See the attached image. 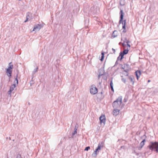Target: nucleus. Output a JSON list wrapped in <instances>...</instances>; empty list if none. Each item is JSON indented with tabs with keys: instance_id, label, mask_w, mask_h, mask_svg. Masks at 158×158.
I'll return each instance as SVG.
<instances>
[{
	"instance_id": "4d7b16f0",
	"label": "nucleus",
	"mask_w": 158,
	"mask_h": 158,
	"mask_svg": "<svg viewBox=\"0 0 158 158\" xmlns=\"http://www.w3.org/2000/svg\"><path fill=\"white\" fill-rule=\"evenodd\" d=\"M102 92H101L100 93V94H98L101 95H102Z\"/></svg>"
},
{
	"instance_id": "680f3d73",
	"label": "nucleus",
	"mask_w": 158,
	"mask_h": 158,
	"mask_svg": "<svg viewBox=\"0 0 158 158\" xmlns=\"http://www.w3.org/2000/svg\"><path fill=\"white\" fill-rule=\"evenodd\" d=\"M9 139H10V140H11V138H10V137H9Z\"/></svg>"
},
{
	"instance_id": "2eb2a0df",
	"label": "nucleus",
	"mask_w": 158,
	"mask_h": 158,
	"mask_svg": "<svg viewBox=\"0 0 158 158\" xmlns=\"http://www.w3.org/2000/svg\"><path fill=\"white\" fill-rule=\"evenodd\" d=\"M125 54H124L122 52H121L120 53L119 56L121 57L120 59V60H122V59L123 58V56Z\"/></svg>"
},
{
	"instance_id": "2f4dec72",
	"label": "nucleus",
	"mask_w": 158,
	"mask_h": 158,
	"mask_svg": "<svg viewBox=\"0 0 158 158\" xmlns=\"http://www.w3.org/2000/svg\"><path fill=\"white\" fill-rule=\"evenodd\" d=\"M104 56H101V58L100 59V60L101 61H103V59H104Z\"/></svg>"
},
{
	"instance_id": "69168bd1",
	"label": "nucleus",
	"mask_w": 158,
	"mask_h": 158,
	"mask_svg": "<svg viewBox=\"0 0 158 158\" xmlns=\"http://www.w3.org/2000/svg\"><path fill=\"white\" fill-rule=\"evenodd\" d=\"M101 144H102V145H103V143H101Z\"/></svg>"
},
{
	"instance_id": "f03ea898",
	"label": "nucleus",
	"mask_w": 158,
	"mask_h": 158,
	"mask_svg": "<svg viewBox=\"0 0 158 158\" xmlns=\"http://www.w3.org/2000/svg\"><path fill=\"white\" fill-rule=\"evenodd\" d=\"M122 96L119 97L116 100L114 101L112 103V106L114 109H117L119 107L122 103Z\"/></svg>"
},
{
	"instance_id": "603ef678",
	"label": "nucleus",
	"mask_w": 158,
	"mask_h": 158,
	"mask_svg": "<svg viewBox=\"0 0 158 158\" xmlns=\"http://www.w3.org/2000/svg\"><path fill=\"white\" fill-rule=\"evenodd\" d=\"M102 56H104V53L103 52H102L101 53Z\"/></svg>"
},
{
	"instance_id": "13d9d810",
	"label": "nucleus",
	"mask_w": 158,
	"mask_h": 158,
	"mask_svg": "<svg viewBox=\"0 0 158 158\" xmlns=\"http://www.w3.org/2000/svg\"><path fill=\"white\" fill-rule=\"evenodd\" d=\"M123 74L125 75V76H126V72H125V73H123Z\"/></svg>"
},
{
	"instance_id": "37998d69",
	"label": "nucleus",
	"mask_w": 158,
	"mask_h": 158,
	"mask_svg": "<svg viewBox=\"0 0 158 158\" xmlns=\"http://www.w3.org/2000/svg\"><path fill=\"white\" fill-rule=\"evenodd\" d=\"M112 50L113 51V53L115 54V49H114V48H112Z\"/></svg>"
},
{
	"instance_id": "393cba45",
	"label": "nucleus",
	"mask_w": 158,
	"mask_h": 158,
	"mask_svg": "<svg viewBox=\"0 0 158 158\" xmlns=\"http://www.w3.org/2000/svg\"><path fill=\"white\" fill-rule=\"evenodd\" d=\"M110 88L113 87V83L112 80H111L110 82Z\"/></svg>"
},
{
	"instance_id": "c756f323",
	"label": "nucleus",
	"mask_w": 158,
	"mask_h": 158,
	"mask_svg": "<svg viewBox=\"0 0 158 158\" xmlns=\"http://www.w3.org/2000/svg\"><path fill=\"white\" fill-rule=\"evenodd\" d=\"M123 21V19H120V20L119 21V23L120 24L121 23H122V22Z\"/></svg>"
},
{
	"instance_id": "a18cd8bd",
	"label": "nucleus",
	"mask_w": 158,
	"mask_h": 158,
	"mask_svg": "<svg viewBox=\"0 0 158 158\" xmlns=\"http://www.w3.org/2000/svg\"><path fill=\"white\" fill-rule=\"evenodd\" d=\"M127 40H127V38H124V40H123V41H125V42H126Z\"/></svg>"
},
{
	"instance_id": "4be33fe9",
	"label": "nucleus",
	"mask_w": 158,
	"mask_h": 158,
	"mask_svg": "<svg viewBox=\"0 0 158 158\" xmlns=\"http://www.w3.org/2000/svg\"><path fill=\"white\" fill-rule=\"evenodd\" d=\"M123 68H124V69L126 68H129V65L127 64H124V66L123 67Z\"/></svg>"
},
{
	"instance_id": "a878e982",
	"label": "nucleus",
	"mask_w": 158,
	"mask_h": 158,
	"mask_svg": "<svg viewBox=\"0 0 158 158\" xmlns=\"http://www.w3.org/2000/svg\"><path fill=\"white\" fill-rule=\"evenodd\" d=\"M38 69V68L37 67L36 68L34 69V70L33 71L32 73L34 74H35L37 71Z\"/></svg>"
},
{
	"instance_id": "39448f33",
	"label": "nucleus",
	"mask_w": 158,
	"mask_h": 158,
	"mask_svg": "<svg viewBox=\"0 0 158 158\" xmlns=\"http://www.w3.org/2000/svg\"><path fill=\"white\" fill-rule=\"evenodd\" d=\"M99 119L101 124L103 123L104 125L106 122V117L105 115H102L99 117Z\"/></svg>"
},
{
	"instance_id": "e2e57ef3",
	"label": "nucleus",
	"mask_w": 158,
	"mask_h": 158,
	"mask_svg": "<svg viewBox=\"0 0 158 158\" xmlns=\"http://www.w3.org/2000/svg\"><path fill=\"white\" fill-rule=\"evenodd\" d=\"M101 84V83L99 82V84L100 85Z\"/></svg>"
},
{
	"instance_id": "5fc2aeb1",
	"label": "nucleus",
	"mask_w": 158,
	"mask_h": 158,
	"mask_svg": "<svg viewBox=\"0 0 158 158\" xmlns=\"http://www.w3.org/2000/svg\"><path fill=\"white\" fill-rule=\"evenodd\" d=\"M134 152L135 153H136V155H139V154L138 153H136L135 150L134 151Z\"/></svg>"
},
{
	"instance_id": "c85d7f7f",
	"label": "nucleus",
	"mask_w": 158,
	"mask_h": 158,
	"mask_svg": "<svg viewBox=\"0 0 158 158\" xmlns=\"http://www.w3.org/2000/svg\"><path fill=\"white\" fill-rule=\"evenodd\" d=\"M121 80L123 82H124V83H126V79H125L123 78L121 79Z\"/></svg>"
},
{
	"instance_id": "0e129e2a",
	"label": "nucleus",
	"mask_w": 158,
	"mask_h": 158,
	"mask_svg": "<svg viewBox=\"0 0 158 158\" xmlns=\"http://www.w3.org/2000/svg\"><path fill=\"white\" fill-rule=\"evenodd\" d=\"M101 144H102V145H103V143H101Z\"/></svg>"
},
{
	"instance_id": "6e6d98bb",
	"label": "nucleus",
	"mask_w": 158,
	"mask_h": 158,
	"mask_svg": "<svg viewBox=\"0 0 158 158\" xmlns=\"http://www.w3.org/2000/svg\"><path fill=\"white\" fill-rule=\"evenodd\" d=\"M28 20V19H26V20L24 21V23H26L27 21Z\"/></svg>"
},
{
	"instance_id": "1a4fd4ad",
	"label": "nucleus",
	"mask_w": 158,
	"mask_h": 158,
	"mask_svg": "<svg viewBox=\"0 0 158 158\" xmlns=\"http://www.w3.org/2000/svg\"><path fill=\"white\" fill-rule=\"evenodd\" d=\"M94 6H92L90 9L89 10V12L92 14H95L97 11L94 10Z\"/></svg>"
},
{
	"instance_id": "b1692460",
	"label": "nucleus",
	"mask_w": 158,
	"mask_h": 158,
	"mask_svg": "<svg viewBox=\"0 0 158 158\" xmlns=\"http://www.w3.org/2000/svg\"><path fill=\"white\" fill-rule=\"evenodd\" d=\"M122 24H123V26H126V20H124L122 21Z\"/></svg>"
},
{
	"instance_id": "7ed1b4c3",
	"label": "nucleus",
	"mask_w": 158,
	"mask_h": 158,
	"mask_svg": "<svg viewBox=\"0 0 158 158\" xmlns=\"http://www.w3.org/2000/svg\"><path fill=\"white\" fill-rule=\"evenodd\" d=\"M13 68V66L12 62H10L9 64L8 68L6 69V74L9 77V81L11 76Z\"/></svg>"
},
{
	"instance_id": "a211bd4d",
	"label": "nucleus",
	"mask_w": 158,
	"mask_h": 158,
	"mask_svg": "<svg viewBox=\"0 0 158 158\" xmlns=\"http://www.w3.org/2000/svg\"><path fill=\"white\" fill-rule=\"evenodd\" d=\"M120 4L121 6H124L125 4V0H120Z\"/></svg>"
},
{
	"instance_id": "f704fd0d",
	"label": "nucleus",
	"mask_w": 158,
	"mask_h": 158,
	"mask_svg": "<svg viewBox=\"0 0 158 158\" xmlns=\"http://www.w3.org/2000/svg\"><path fill=\"white\" fill-rule=\"evenodd\" d=\"M34 83V81H31L30 82V84L31 86L32 85H33Z\"/></svg>"
},
{
	"instance_id": "9d476101",
	"label": "nucleus",
	"mask_w": 158,
	"mask_h": 158,
	"mask_svg": "<svg viewBox=\"0 0 158 158\" xmlns=\"http://www.w3.org/2000/svg\"><path fill=\"white\" fill-rule=\"evenodd\" d=\"M118 31L116 30H114L112 34L111 38H114L118 35H117Z\"/></svg>"
},
{
	"instance_id": "bf43d9fd",
	"label": "nucleus",
	"mask_w": 158,
	"mask_h": 158,
	"mask_svg": "<svg viewBox=\"0 0 158 158\" xmlns=\"http://www.w3.org/2000/svg\"><path fill=\"white\" fill-rule=\"evenodd\" d=\"M16 77L18 78V74H17L16 76Z\"/></svg>"
},
{
	"instance_id": "72a5a7b5",
	"label": "nucleus",
	"mask_w": 158,
	"mask_h": 158,
	"mask_svg": "<svg viewBox=\"0 0 158 158\" xmlns=\"http://www.w3.org/2000/svg\"><path fill=\"white\" fill-rule=\"evenodd\" d=\"M118 60H117L116 61V62L115 63L114 66L116 65L117 64H118Z\"/></svg>"
},
{
	"instance_id": "3c124183",
	"label": "nucleus",
	"mask_w": 158,
	"mask_h": 158,
	"mask_svg": "<svg viewBox=\"0 0 158 158\" xmlns=\"http://www.w3.org/2000/svg\"><path fill=\"white\" fill-rule=\"evenodd\" d=\"M111 90L112 91L114 92V89L113 87L111 88Z\"/></svg>"
},
{
	"instance_id": "09e8293b",
	"label": "nucleus",
	"mask_w": 158,
	"mask_h": 158,
	"mask_svg": "<svg viewBox=\"0 0 158 158\" xmlns=\"http://www.w3.org/2000/svg\"><path fill=\"white\" fill-rule=\"evenodd\" d=\"M122 28H123V29H126V26H123Z\"/></svg>"
},
{
	"instance_id": "aec40b11",
	"label": "nucleus",
	"mask_w": 158,
	"mask_h": 158,
	"mask_svg": "<svg viewBox=\"0 0 158 158\" xmlns=\"http://www.w3.org/2000/svg\"><path fill=\"white\" fill-rule=\"evenodd\" d=\"M77 133V131L74 130V131L72 133V135L71 138H73L74 135H75Z\"/></svg>"
},
{
	"instance_id": "6e6552de",
	"label": "nucleus",
	"mask_w": 158,
	"mask_h": 158,
	"mask_svg": "<svg viewBox=\"0 0 158 158\" xmlns=\"http://www.w3.org/2000/svg\"><path fill=\"white\" fill-rule=\"evenodd\" d=\"M135 73L137 79L138 80L141 74V72L140 70H137L135 72Z\"/></svg>"
},
{
	"instance_id": "864d4df0",
	"label": "nucleus",
	"mask_w": 158,
	"mask_h": 158,
	"mask_svg": "<svg viewBox=\"0 0 158 158\" xmlns=\"http://www.w3.org/2000/svg\"><path fill=\"white\" fill-rule=\"evenodd\" d=\"M103 79L105 80H106L107 79V77H104Z\"/></svg>"
},
{
	"instance_id": "338daca9",
	"label": "nucleus",
	"mask_w": 158,
	"mask_h": 158,
	"mask_svg": "<svg viewBox=\"0 0 158 158\" xmlns=\"http://www.w3.org/2000/svg\"><path fill=\"white\" fill-rule=\"evenodd\" d=\"M101 144H102V145H103V143H101Z\"/></svg>"
},
{
	"instance_id": "4c0bfd02",
	"label": "nucleus",
	"mask_w": 158,
	"mask_h": 158,
	"mask_svg": "<svg viewBox=\"0 0 158 158\" xmlns=\"http://www.w3.org/2000/svg\"><path fill=\"white\" fill-rule=\"evenodd\" d=\"M123 43H122V45L123 46H125L126 45V44H125V41H123Z\"/></svg>"
},
{
	"instance_id": "6ab92c4d",
	"label": "nucleus",
	"mask_w": 158,
	"mask_h": 158,
	"mask_svg": "<svg viewBox=\"0 0 158 158\" xmlns=\"http://www.w3.org/2000/svg\"><path fill=\"white\" fill-rule=\"evenodd\" d=\"M85 26L86 27H88V23L89 22V19H85Z\"/></svg>"
},
{
	"instance_id": "a19ab883",
	"label": "nucleus",
	"mask_w": 158,
	"mask_h": 158,
	"mask_svg": "<svg viewBox=\"0 0 158 158\" xmlns=\"http://www.w3.org/2000/svg\"><path fill=\"white\" fill-rule=\"evenodd\" d=\"M127 100V98L126 97H125V98L124 99V102H126Z\"/></svg>"
},
{
	"instance_id": "20e7f679",
	"label": "nucleus",
	"mask_w": 158,
	"mask_h": 158,
	"mask_svg": "<svg viewBox=\"0 0 158 158\" xmlns=\"http://www.w3.org/2000/svg\"><path fill=\"white\" fill-rule=\"evenodd\" d=\"M90 89V93L91 94L94 95L97 94L98 92V89L94 86L92 85Z\"/></svg>"
},
{
	"instance_id": "052dcab7",
	"label": "nucleus",
	"mask_w": 158,
	"mask_h": 158,
	"mask_svg": "<svg viewBox=\"0 0 158 158\" xmlns=\"http://www.w3.org/2000/svg\"><path fill=\"white\" fill-rule=\"evenodd\" d=\"M150 80H148V82H150Z\"/></svg>"
},
{
	"instance_id": "ddd939ff",
	"label": "nucleus",
	"mask_w": 158,
	"mask_h": 158,
	"mask_svg": "<svg viewBox=\"0 0 158 158\" xmlns=\"http://www.w3.org/2000/svg\"><path fill=\"white\" fill-rule=\"evenodd\" d=\"M119 14L120 15V19H123V16L124 15V13L123 11V10H121Z\"/></svg>"
},
{
	"instance_id": "7c9ffc66",
	"label": "nucleus",
	"mask_w": 158,
	"mask_h": 158,
	"mask_svg": "<svg viewBox=\"0 0 158 158\" xmlns=\"http://www.w3.org/2000/svg\"><path fill=\"white\" fill-rule=\"evenodd\" d=\"M27 14L26 16V19L28 20V19L30 18V16H29V15L28 14H29V13H28V14Z\"/></svg>"
},
{
	"instance_id": "f8f14e48",
	"label": "nucleus",
	"mask_w": 158,
	"mask_h": 158,
	"mask_svg": "<svg viewBox=\"0 0 158 158\" xmlns=\"http://www.w3.org/2000/svg\"><path fill=\"white\" fill-rule=\"evenodd\" d=\"M99 151L96 149L94 152L92 154V156L94 157H95L97 156V154H98Z\"/></svg>"
},
{
	"instance_id": "58836bf2",
	"label": "nucleus",
	"mask_w": 158,
	"mask_h": 158,
	"mask_svg": "<svg viewBox=\"0 0 158 158\" xmlns=\"http://www.w3.org/2000/svg\"><path fill=\"white\" fill-rule=\"evenodd\" d=\"M126 43H127V44H129V43H130V41L129 40H127V41L126 42Z\"/></svg>"
},
{
	"instance_id": "cd10ccee",
	"label": "nucleus",
	"mask_w": 158,
	"mask_h": 158,
	"mask_svg": "<svg viewBox=\"0 0 158 158\" xmlns=\"http://www.w3.org/2000/svg\"><path fill=\"white\" fill-rule=\"evenodd\" d=\"M16 158H22L21 155L19 154H18L17 155Z\"/></svg>"
},
{
	"instance_id": "4468645a",
	"label": "nucleus",
	"mask_w": 158,
	"mask_h": 158,
	"mask_svg": "<svg viewBox=\"0 0 158 158\" xmlns=\"http://www.w3.org/2000/svg\"><path fill=\"white\" fill-rule=\"evenodd\" d=\"M15 87H16V85L15 84H12L10 86V90H11V91H13L14 90V89Z\"/></svg>"
},
{
	"instance_id": "473e14b6",
	"label": "nucleus",
	"mask_w": 158,
	"mask_h": 158,
	"mask_svg": "<svg viewBox=\"0 0 158 158\" xmlns=\"http://www.w3.org/2000/svg\"><path fill=\"white\" fill-rule=\"evenodd\" d=\"M15 81H16V83L18 85V78H17V77L15 78Z\"/></svg>"
},
{
	"instance_id": "8fccbe9b",
	"label": "nucleus",
	"mask_w": 158,
	"mask_h": 158,
	"mask_svg": "<svg viewBox=\"0 0 158 158\" xmlns=\"http://www.w3.org/2000/svg\"><path fill=\"white\" fill-rule=\"evenodd\" d=\"M127 46L129 47V48L131 47V45L129 44H127Z\"/></svg>"
},
{
	"instance_id": "423d86ee",
	"label": "nucleus",
	"mask_w": 158,
	"mask_h": 158,
	"mask_svg": "<svg viewBox=\"0 0 158 158\" xmlns=\"http://www.w3.org/2000/svg\"><path fill=\"white\" fill-rule=\"evenodd\" d=\"M43 27V25L42 24H38L34 26L32 31L36 30V31H39Z\"/></svg>"
},
{
	"instance_id": "de8ad7c7",
	"label": "nucleus",
	"mask_w": 158,
	"mask_h": 158,
	"mask_svg": "<svg viewBox=\"0 0 158 158\" xmlns=\"http://www.w3.org/2000/svg\"><path fill=\"white\" fill-rule=\"evenodd\" d=\"M120 57H120L119 56H118V58H117V60H120Z\"/></svg>"
},
{
	"instance_id": "0eeeda50",
	"label": "nucleus",
	"mask_w": 158,
	"mask_h": 158,
	"mask_svg": "<svg viewBox=\"0 0 158 158\" xmlns=\"http://www.w3.org/2000/svg\"><path fill=\"white\" fill-rule=\"evenodd\" d=\"M147 137L145 135H143L142 137V138L143 139V140L142 141V142L140 143V145L141 146V147H143V146L144 145V142H145V139Z\"/></svg>"
},
{
	"instance_id": "c03bdc74",
	"label": "nucleus",
	"mask_w": 158,
	"mask_h": 158,
	"mask_svg": "<svg viewBox=\"0 0 158 158\" xmlns=\"http://www.w3.org/2000/svg\"><path fill=\"white\" fill-rule=\"evenodd\" d=\"M120 65L121 66V69H124V68H123V65L122 64H120Z\"/></svg>"
},
{
	"instance_id": "5701e85b",
	"label": "nucleus",
	"mask_w": 158,
	"mask_h": 158,
	"mask_svg": "<svg viewBox=\"0 0 158 158\" xmlns=\"http://www.w3.org/2000/svg\"><path fill=\"white\" fill-rule=\"evenodd\" d=\"M129 71V69H126L124 70L123 72H126V76H128V71Z\"/></svg>"
},
{
	"instance_id": "79ce46f5",
	"label": "nucleus",
	"mask_w": 158,
	"mask_h": 158,
	"mask_svg": "<svg viewBox=\"0 0 158 158\" xmlns=\"http://www.w3.org/2000/svg\"><path fill=\"white\" fill-rule=\"evenodd\" d=\"M142 147H141V146H140L139 147H137V148H138V149L139 150H140L141 148H142Z\"/></svg>"
},
{
	"instance_id": "e433bc0d",
	"label": "nucleus",
	"mask_w": 158,
	"mask_h": 158,
	"mask_svg": "<svg viewBox=\"0 0 158 158\" xmlns=\"http://www.w3.org/2000/svg\"><path fill=\"white\" fill-rule=\"evenodd\" d=\"M105 74V72H104L103 73V74H100V73L99 74L98 76V78H99L100 77V76H102V75H103L104 74Z\"/></svg>"
},
{
	"instance_id": "774afa93",
	"label": "nucleus",
	"mask_w": 158,
	"mask_h": 158,
	"mask_svg": "<svg viewBox=\"0 0 158 158\" xmlns=\"http://www.w3.org/2000/svg\"><path fill=\"white\" fill-rule=\"evenodd\" d=\"M121 40H123V39H122H122H121Z\"/></svg>"
},
{
	"instance_id": "49530a36",
	"label": "nucleus",
	"mask_w": 158,
	"mask_h": 158,
	"mask_svg": "<svg viewBox=\"0 0 158 158\" xmlns=\"http://www.w3.org/2000/svg\"><path fill=\"white\" fill-rule=\"evenodd\" d=\"M126 31H127L126 30V29H123V32H124V33H125V32H126Z\"/></svg>"
},
{
	"instance_id": "9b49d317",
	"label": "nucleus",
	"mask_w": 158,
	"mask_h": 158,
	"mask_svg": "<svg viewBox=\"0 0 158 158\" xmlns=\"http://www.w3.org/2000/svg\"><path fill=\"white\" fill-rule=\"evenodd\" d=\"M119 110L117 109H114L113 112L114 115L116 116L119 113Z\"/></svg>"
},
{
	"instance_id": "f257e3e1",
	"label": "nucleus",
	"mask_w": 158,
	"mask_h": 158,
	"mask_svg": "<svg viewBox=\"0 0 158 158\" xmlns=\"http://www.w3.org/2000/svg\"><path fill=\"white\" fill-rule=\"evenodd\" d=\"M152 151L154 150L156 152H158V142L155 141V142H151L149 144L148 146Z\"/></svg>"
},
{
	"instance_id": "bb28decb",
	"label": "nucleus",
	"mask_w": 158,
	"mask_h": 158,
	"mask_svg": "<svg viewBox=\"0 0 158 158\" xmlns=\"http://www.w3.org/2000/svg\"><path fill=\"white\" fill-rule=\"evenodd\" d=\"M90 149V147L89 146H88V147H85V149H84V150L85 151H88Z\"/></svg>"
},
{
	"instance_id": "c9c22d12",
	"label": "nucleus",
	"mask_w": 158,
	"mask_h": 158,
	"mask_svg": "<svg viewBox=\"0 0 158 158\" xmlns=\"http://www.w3.org/2000/svg\"><path fill=\"white\" fill-rule=\"evenodd\" d=\"M12 91H11V90H9V91H8V94L9 95H11V94Z\"/></svg>"
},
{
	"instance_id": "f3484780",
	"label": "nucleus",
	"mask_w": 158,
	"mask_h": 158,
	"mask_svg": "<svg viewBox=\"0 0 158 158\" xmlns=\"http://www.w3.org/2000/svg\"><path fill=\"white\" fill-rule=\"evenodd\" d=\"M101 147H102V148L103 147V145H102V146H101V144H100V143H99L98 144V147L96 149L98 151L99 150H101Z\"/></svg>"
},
{
	"instance_id": "dca6fc26",
	"label": "nucleus",
	"mask_w": 158,
	"mask_h": 158,
	"mask_svg": "<svg viewBox=\"0 0 158 158\" xmlns=\"http://www.w3.org/2000/svg\"><path fill=\"white\" fill-rule=\"evenodd\" d=\"M133 79H134V77L133 76H130L129 77V79L131 82H132V84L133 85L134 83V81H133Z\"/></svg>"
},
{
	"instance_id": "ea45409f",
	"label": "nucleus",
	"mask_w": 158,
	"mask_h": 158,
	"mask_svg": "<svg viewBox=\"0 0 158 158\" xmlns=\"http://www.w3.org/2000/svg\"><path fill=\"white\" fill-rule=\"evenodd\" d=\"M78 127V126H77L76 125L75 126V128H74V130L77 131V129Z\"/></svg>"
},
{
	"instance_id": "412c9836",
	"label": "nucleus",
	"mask_w": 158,
	"mask_h": 158,
	"mask_svg": "<svg viewBox=\"0 0 158 158\" xmlns=\"http://www.w3.org/2000/svg\"><path fill=\"white\" fill-rule=\"evenodd\" d=\"M129 50L127 49L124 50L122 52L124 54L126 55L128 53Z\"/></svg>"
}]
</instances>
